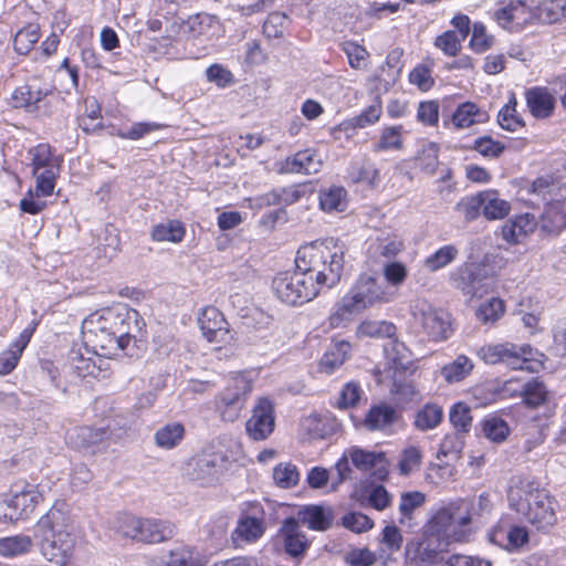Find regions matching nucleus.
Masks as SVG:
<instances>
[{
	"instance_id": "1",
	"label": "nucleus",
	"mask_w": 566,
	"mask_h": 566,
	"mask_svg": "<svg viewBox=\"0 0 566 566\" xmlns=\"http://www.w3.org/2000/svg\"><path fill=\"white\" fill-rule=\"evenodd\" d=\"M146 323L138 311L118 303L90 314L82 323L84 344L98 356L95 360L82 359L83 367L76 366L84 375L94 377L109 368V364L102 357L138 356L137 342L144 337Z\"/></svg>"
},
{
	"instance_id": "2",
	"label": "nucleus",
	"mask_w": 566,
	"mask_h": 566,
	"mask_svg": "<svg viewBox=\"0 0 566 566\" xmlns=\"http://www.w3.org/2000/svg\"><path fill=\"white\" fill-rule=\"evenodd\" d=\"M347 247L334 238L314 241L297 250L296 268L315 280L319 290L335 287L342 279Z\"/></svg>"
},
{
	"instance_id": "3",
	"label": "nucleus",
	"mask_w": 566,
	"mask_h": 566,
	"mask_svg": "<svg viewBox=\"0 0 566 566\" xmlns=\"http://www.w3.org/2000/svg\"><path fill=\"white\" fill-rule=\"evenodd\" d=\"M72 520L65 501H56L33 528V537L49 560L67 557L73 547Z\"/></svg>"
},
{
	"instance_id": "4",
	"label": "nucleus",
	"mask_w": 566,
	"mask_h": 566,
	"mask_svg": "<svg viewBox=\"0 0 566 566\" xmlns=\"http://www.w3.org/2000/svg\"><path fill=\"white\" fill-rule=\"evenodd\" d=\"M385 289L377 279L361 274L350 290L333 306L328 316L332 328L346 326L353 317L377 303L388 302Z\"/></svg>"
},
{
	"instance_id": "5",
	"label": "nucleus",
	"mask_w": 566,
	"mask_h": 566,
	"mask_svg": "<svg viewBox=\"0 0 566 566\" xmlns=\"http://www.w3.org/2000/svg\"><path fill=\"white\" fill-rule=\"evenodd\" d=\"M272 290L282 303L290 306L303 305L321 292L315 280L296 266L293 272L286 271L276 274L272 281Z\"/></svg>"
},
{
	"instance_id": "6",
	"label": "nucleus",
	"mask_w": 566,
	"mask_h": 566,
	"mask_svg": "<svg viewBox=\"0 0 566 566\" xmlns=\"http://www.w3.org/2000/svg\"><path fill=\"white\" fill-rule=\"evenodd\" d=\"M175 525L167 520L125 515L119 520L118 532L127 538L144 544H159L171 539Z\"/></svg>"
},
{
	"instance_id": "7",
	"label": "nucleus",
	"mask_w": 566,
	"mask_h": 566,
	"mask_svg": "<svg viewBox=\"0 0 566 566\" xmlns=\"http://www.w3.org/2000/svg\"><path fill=\"white\" fill-rule=\"evenodd\" d=\"M459 504L452 501L439 507L426 524L424 535L444 541L462 542L471 534L465 517L459 513Z\"/></svg>"
},
{
	"instance_id": "8",
	"label": "nucleus",
	"mask_w": 566,
	"mask_h": 566,
	"mask_svg": "<svg viewBox=\"0 0 566 566\" xmlns=\"http://www.w3.org/2000/svg\"><path fill=\"white\" fill-rule=\"evenodd\" d=\"M42 500L43 496L35 485H14L9 494L0 496V521L15 523L27 520Z\"/></svg>"
},
{
	"instance_id": "9",
	"label": "nucleus",
	"mask_w": 566,
	"mask_h": 566,
	"mask_svg": "<svg viewBox=\"0 0 566 566\" xmlns=\"http://www.w3.org/2000/svg\"><path fill=\"white\" fill-rule=\"evenodd\" d=\"M252 391L253 382L244 374L230 378L217 397L216 406L222 420L228 422L238 420Z\"/></svg>"
},
{
	"instance_id": "10",
	"label": "nucleus",
	"mask_w": 566,
	"mask_h": 566,
	"mask_svg": "<svg viewBox=\"0 0 566 566\" xmlns=\"http://www.w3.org/2000/svg\"><path fill=\"white\" fill-rule=\"evenodd\" d=\"M530 345H516L510 342L500 344H486L476 352L478 357L488 365H505L511 369H523L532 359Z\"/></svg>"
},
{
	"instance_id": "11",
	"label": "nucleus",
	"mask_w": 566,
	"mask_h": 566,
	"mask_svg": "<svg viewBox=\"0 0 566 566\" xmlns=\"http://www.w3.org/2000/svg\"><path fill=\"white\" fill-rule=\"evenodd\" d=\"M553 504V499L545 491L536 490L521 500L516 510L538 531L547 532L557 521Z\"/></svg>"
},
{
	"instance_id": "12",
	"label": "nucleus",
	"mask_w": 566,
	"mask_h": 566,
	"mask_svg": "<svg viewBox=\"0 0 566 566\" xmlns=\"http://www.w3.org/2000/svg\"><path fill=\"white\" fill-rule=\"evenodd\" d=\"M412 316L416 325L420 326L423 334L431 340H446L452 333L450 316L443 310L434 308L428 304L417 305Z\"/></svg>"
},
{
	"instance_id": "13",
	"label": "nucleus",
	"mask_w": 566,
	"mask_h": 566,
	"mask_svg": "<svg viewBox=\"0 0 566 566\" xmlns=\"http://www.w3.org/2000/svg\"><path fill=\"white\" fill-rule=\"evenodd\" d=\"M503 6L493 13L497 24L510 31L520 32L527 24H533L536 20V10L534 11L525 0H510L502 2Z\"/></svg>"
},
{
	"instance_id": "14",
	"label": "nucleus",
	"mask_w": 566,
	"mask_h": 566,
	"mask_svg": "<svg viewBox=\"0 0 566 566\" xmlns=\"http://www.w3.org/2000/svg\"><path fill=\"white\" fill-rule=\"evenodd\" d=\"M457 290L470 297L482 296L489 290V277L484 266L478 263H464L451 274Z\"/></svg>"
},
{
	"instance_id": "15",
	"label": "nucleus",
	"mask_w": 566,
	"mask_h": 566,
	"mask_svg": "<svg viewBox=\"0 0 566 566\" xmlns=\"http://www.w3.org/2000/svg\"><path fill=\"white\" fill-rule=\"evenodd\" d=\"M275 543L294 559L303 558L311 546V542L301 530L298 520L293 516L284 518L275 535Z\"/></svg>"
},
{
	"instance_id": "16",
	"label": "nucleus",
	"mask_w": 566,
	"mask_h": 566,
	"mask_svg": "<svg viewBox=\"0 0 566 566\" xmlns=\"http://www.w3.org/2000/svg\"><path fill=\"white\" fill-rule=\"evenodd\" d=\"M224 467V457L216 452L196 454L188 462V475L200 485H210L218 481Z\"/></svg>"
},
{
	"instance_id": "17",
	"label": "nucleus",
	"mask_w": 566,
	"mask_h": 566,
	"mask_svg": "<svg viewBox=\"0 0 566 566\" xmlns=\"http://www.w3.org/2000/svg\"><path fill=\"white\" fill-rule=\"evenodd\" d=\"M275 428L274 405L268 397L258 399L252 415L245 423V430L255 441L265 440Z\"/></svg>"
},
{
	"instance_id": "18",
	"label": "nucleus",
	"mask_w": 566,
	"mask_h": 566,
	"mask_svg": "<svg viewBox=\"0 0 566 566\" xmlns=\"http://www.w3.org/2000/svg\"><path fill=\"white\" fill-rule=\"evenodd\" d=\"M119 438L111 423L102 427H81L70 434L77 449L95 453L105 449L111 441Z\"/></svg>"
},
{
	"instance_id": "19",
	"label": "nucleus",
	"mask_w": 566,
	"mask_h": 566,
	"mask_svg": "<svg viewBox=\"0 0 566 566\" xmlns=\"http://www.w3.org/2000/svg\"><path fill=\"white\" fill-rule=\"evenodd\" d=\"M198 321L203 336L209 342L228 343L232 339L229 323L217 307H206Z\"/></svg>"
},
{
	"instance_id": "20",
	"label": "nucleus",
	"mask_w": 566,
	"mask_h": 566,
	"mask_svg": "<svg viewBox=\"0 0 566 566\" xmlns=\"http://www.w3.org/2000/svg\"><path fill=\"white\" fill-rule=\"evenodd\" d=\"M537 228L542 238L558 237L566 229V208L562 201L545 205Z\"/></svg>"
},
{
	"instance_id": "21",
	"label": "nucleus",
	"mask_w": 566,
	"mask_h": 566,
	"mask_svg": "<svg viewBox=\"0 0 566 566\" xmlns=\"http://www.w3.org/2000/svg\"><path fill=\"white\" fill-rule=\"evenodd\" d=\"M352 463L361 471L373 470V476L384 481L388 476V461L384 452L367 451L360 448H352L348 451Z\"/></svg>"
},
{
	"instance_id": "22",
	"label": "nucleus",
	"mask_w": 566,
	"mask_h": 566,
	"mask_svg": "<svg viewBox=\"0 0 566 566\" xmlns=\"http://www.w3.org/2000/svg\"><path fill=\"white\" fill-rule=\"evenodd\" d=\"M322 165L318 153L308 148L287 157L282 164L281 172L312 175L317 174Z\"/></svg>"
},
{
	"instance_id": "23",
	"label": "nucleus",
	"mask_w": 566,
	"mask_h": 566,
	"mask_svg": "<svg viewBox=\"0 0 566 566\" xmlns=\"http://www.w3.org/2000/svg\"><path fill=\"white\" fill-rule=\"evenodd\" d=\"M527 107L531 114L538 119L553 115L556 99L547 87L534 86L525 92Z\"/></svg>"
},
{
	"instance_id": "24",
	"label": "nucleus",
	"mask_w": 566,
	"mask_h": 566,
	"mask_svg": "<svg viewBox=\"0 0 566 566\" xmlns=\"http://www.w3.org/2000/svg\"><path fill=\"white\" fill-rule=\"evenodd\" d=\"M399 419L397 410L388 403H378L369 408L364 426L369 431H387Z\"/></svg>"
},
{
	"instance_id": "25",
	"label": "nucleus",
	"mask_w": 566,
	"mask_h": 566,
	"mask_svg": "<svg viewBox=\"0 0 566 566\" xmlns=\"http://www.w3.org/2000/svg\"><path fill=\"white\" fill-rule=\"evenodd\" d=\"M537 228V220L531 213H523L510 219L502 227L503 239L512 244L520 243Z\"/></svg>"
},
{
	"instance_id": "26",
	"label": "nucleus",
	"mask_w": 566,
	"mask_h": 566,
	"mask_svg": "<svg viewBox=\"0 0 566 566\" xmlns=\"http://www.w3.org/2000/svg\"><path fill=\"white\" fill-rule=\"evenodd\" d=\"M35 325L24 328L19 337L10 345L8 349L0 353V374H10L18 365V361L28 346L33 333Z\"/></svg>"
},
{
	"instance_id": "27",
	"label": "nucleus",
	"mask_w": 566,
	"mask_h": 566,
	"mask_svg": "<svg viewBox=\"0 0 566 566\" xmlns=\"http://www.w3.org/2000/svg\"><path fill=\"white\" fill-rule=\"evenodd\" d=\"M333 511L322 505H305L297 513L298 523L307 525L310 530L326 531L333 523Z\"/></svg>"
},
{
	"instance_id": "28",
	"label": "nucleus",
	"mask_w": 566,
	"mask_h": 566,
	"mask_svg": "<svg viewBox=\"0 0 566 566\" xmlns=\"http://www.w3.org/2000/svg\"><path fill=\"white\" fill-rule=\"evenodd\" d=\"M475 407H485L507 397L506 384L499 380H489L476 385L471 390Z\"/></svg>"
},
{
	"instance_id": "29",
	"label": "nucleus",
	"mask_w": 566,
	"mask_h": 566,
	"mask_svg": "<svg viewBox=\"0 0 566 566\" xmlns=\"http://www.w3.org/2000/svg\"><path fill=\"white\" fill-rule=\"evenodd\" d=\"M449 544V541L424 535V539L418 543L415 558L429 565L438 564L442 559L441 554L448 549Z\"/></svg>"
},
{
	"instance_id": "30",
	"label": "nucleus",
	"mask_w": 566,
	"mask_h": 566,
	"mask_svg": "<svg viewBox=\"0 0 566 566\" xmlns=\"http://www.w3.org/2000/svg\"><path fill=\"white\" fill-rule=\"evenodd\" d=\"M488 120V112L481 109L473 102H464L460 104L452 115V123L458 128H468L474 124H482Z\"/></svg>"
},
{
	"instance_id": "31",
	"label": "nucleus",
	"mask_w": 566,
	"mask_h": 566,
	"mask_svg": "<svg viewBox=\"0 0 566 566\" xmlns=\"http://www.w3.org/2000/svg\"><path fill=\"white\" fill-rule=\"evenodd\" d=\"M459 513L465 517V524L470 527L474 517H481L484 514H489L492 509L490 495L486 492L481 493L478 497L473 499H459Z\"/></svg>"
},
{
	"instance_id": "32",
	"label": "nucleus",
	"mask_w": 566,
	"mask_h": 566,
	"mask_svg": "<svg viewBox=\"0 0 566 566\" xmlns=\"http://www.w3.org/2000/svg\"><path fill=\"white\" fill-rule=\"evenodd\" d=\"M360 501H366L373 509L384 511L391 505L392 496L382 484L365 482L359 490Z\"/></svg>"
},
{
	"instance_id": "33",
	"label": "nucleus",
	"mask_w": 566,
	"mask_h": 566,
	"mask_svg": "<svg viewBox=\"0 0 566 566\" xmlns=\"http://www.w3.org/2000/svg\"><path fill=\"white\" fill-rule=\"evenodd\" d=\"M384 353L395 370H407L412 363L410 350L394 336L384 344Z\"/></svg>"
},
{
	"instance_id": "34",
	"label": "nucleus",
	"mask_w": 566,
	"mask_h": 566,
	"mask_svg": "<svg viewBox=\"0 0 566 566\" xmlns=\"http://www.w3.org/2000/svg\"><path fill=\"white\" fill-rule=\"evenodd\" d=\"M31 156L32 171L44 168L54 169L61 167L63 158L55 155L53 148L49 144H39L29 150Z\"/></svg>"
},
{
	"instance_id": "35",
	"label": "nucleus",
	"mask_w": 566,
	"mask_h": 566,
	"mask_svg": "<svg viewBox=\"0 0 566 566\" xmlns=\"http://www.w3.org/2000/svg\"><path fill=\"white\" fill-rule=\"evenodd\" d=\"M350 348V344L346 340L333 342L329 349L321 359V369L327 374H332L347 359Z\"/></svg>"
},
{
	"instance_id": "36",
	"label": "nucleus",
	"mask_w": 566,
	"mask_h": 566,
	"mask_svg": "<svg viewBox=\"0 0 566 566\" xmlns=\"http://www.w3.org/2000/svg\"><path fill=\"white\" fill-rule=\"evenodd\" d=\"M185 437V427L180 422H170L157 429L154 439L158 448L171 450L179 446Z\"/></svg>"
},
{
	"instance_id": "37",
	"label": "nucleus",
	"mask_w": 566,
	"mask_h": 566,
	"mask_svg": "<svg viewBox=\"0 0 566 566\" xmlns=\"http://www.w3.org/2000/svg\"><path fill=\"white\" fill-rule=\"evenodd\" d=\"M347 191L342 186H331L319 191V207L325 212H343L347 207Z\"/></svg>"
},
{
	"instance_id": "38",
	"label": "nucleus",
	"mask_w": 566,
	"mask_h": 566,
	"mask_svg": "<svg viewBox=\"0 0 566 566\" xmlns=\"http://www.w3.org/2000/svg\"><path fill=\"white\" fill-rule=\"evenodd\" d=\"M473 361L465 355H459L451 363L441 368V376L449 384L459 382L465 379L473 370Z\"/></svg>"
},
{
	"instance_id": "39",
	"label": "nucleus",
	"mask_w": 566,
	"mask_h": 566,
	"mask_svg": "<svg viewBox=\"0 0 566 566\" xmlns=\"http://www.w3.org/2000/svg\"><path fill=\"white\" fill-rule=\"evenodd\" d=\"M483 216L488 220L503 219L510 212V203L499 197L495 190L482 191Z\"/></svg>"
},
{
	"instance_id": "40",
	"label": "nucleus",
	"mask_w": 566,
	"mask_h": 566,
	"mask_svg": "<svg viewBox=\"0 0 566 566\" xmlns=\"http://www.w3.org/2000/svg\"><path fill=\"white\" fill-rule=\"evenodd\" d=\"M521 396L528 408H537L547 403L549 392L543 381L532 379L522 387Z\"/></svg>"
},
{
	"instance_id": "41",
	"label": "nucleus",
	"mask_w": 566,
	"mask_h": 566,
	"mask_svg": "<svg viewBox=\"0 0 566 566\" xmlns=\"http://www.w3.org/2000/svg\"><path fill=\"white\" fill-rule=\"evenodd\" d=\"M442 419V407L429 402L416 412L413 424L421 431H428L438 427Z\"/></svg>"
},
{
	"instance_id": "42",
	"label": "nucleus",
	"mask_w": 566,
	"mask_h": 566,
	"mask_svg": "<svg viewBox=\"0 0 566 566\" xmlns=\"http://www.w3.org/2000/svg\"><path fill=\"white\" fill-rule=\"evenodd\" d=\"M186 228L179 220H168L156 224L151 231V238L155 241H169L179 243L184 240Z\"/></svg>"
},
{
	"instance_id": "43",
	"label": "nucleus",
	"mask_w": 566,
	"mask_h": 566,
	"mask_svg": "<svg viewBox=\"0 0 566 566\" xmlns=\"http://www.w3.org/2000/svg\"><path fill=\"white\" fill-rule=\"evenodd\" d=\"M233 533L242 541L254 542L264 533L263 520L249 515L242 516Z\"/></svg>"
},
{
	"instance_id": "44",
	"label": "nucleus",
	"mask_w": 566,
	"mask_h": 566,
	"mask_svg": "<svg viewBox=\"0 0 566 566\" xmlns=\"http://www.w3.org/2000/svg\"><path fill=\"white\" fill-rule=\"evenodd\" d=\"M32 548V538L28 535H15L0 538V555L14 557L27 554Z\"/></svg>"
},
{
	"instance_id": "45",
	"label": "nucleus",
	"mask_w": 566,
	"mask_h": 566,
	"mask_svg": "<svg viewBox=\"0 0 566 566\" xmlns=\"http://www.w3.org/2000/svg\"><path fill=\"white\" fill-rule=\"evenodd\" d=\"M458 254L459 251L453 244H447L427 256L423 261V265L430 272H436L452 263Z\"/></svg>"
},
{
	"instance_id": "46",
	"label": "nucleus",
	"mask_w": 566,
	"mask_h": 566,
	"mask_svg": "<svg viewBox=\"0 0 566 566\" xmlns=\"http://www.w3.org/2000/svg\"><path fill=\"white\" fill-rule=\"evenodd\" d=\"M60 170L61 167H55L54 169L44 168L38 171H32V176L35 179V195L38 197H48L53 193Z\"/></svg>"
},
{
	"instance_id": "47",
	"label": "nucleus",
	"mask_w": 566,
	"mask_h": 566,
	"mask_svg": "<svg viewBox=\"0 0 566 566\" xmlns=\"http://www.w3.org/2000/svg\"><path fill=\"white\" fill-rule=\"evenodd\" d=\"M342 559L348 566H374L378 557L368 547L349 546L342 553Z\"/></svg>"
},
{
	"instance_id": "48",
	"label": "nucleus",
	"mask_w": 566,
	"mask_h": 566,
	"mask_svg": "<svg viewBox=\"0 0 566 566\" xmlns=\"http://www.w3.org/2000/svg\"><path fill=\"white\" fill-rule=\"evenodd\" d=\"M566 15V0H551L536 8V20L552 24Z\"/></svg>"
},
{
	"instance_id": "49",
	"label": "nucleus",
	"mask_w": 566,
	"mask_h": 566,
	"mask_svg": "<svg viewBox=\"0 0 566 566\" xmlns=\"http://www.w3.org/2000/svg\"><path fill=\"white\" fill-rule=\"evenodd\" d=\"M505 312L504 302L499 297H492L480 304L475 311L478 321L482 324H494Z\"/></svg>"
},
{
	"instance_id": "50",
	"label": "nucleus",
	"mask_w": 566,
	"mask_h": 566,
	"mask_svg": "<svg viewBox=\"0 0 566 566\" xmlns=\"http://www.w3.org/2000/svg\"><path fill=\"white\" fill-rule=\"evenodd\" d=\"M439 147L436 143H428L417 153L418 167L428 175H433L438 168Z\"/></svg>"
},
{
	"instance_id": "51",
	"label": "nucleus",
	"mask_w": 566,
	"mask_h": 566,
	"mask_svg": "<svg viewBox=\"0 0 566 566\" xmlns=\"http://www.w3.org/2000/svg\"><path fill=\"white\" fill-rule=\"evenodd\" d=\"M401 126L385 127L378 142L374 146V151L399 150L402 148Z\"/></svg>"
},
{
	"instance_id": "52",
	"label": "nucleus",
	"mask_w": 566,
	"mask_h": 566,
	"mask_svg": "<svg viewBox=\"0 0 566 566\" xmlns=\"http://www.w3.org/2000/svg\"><path fill=\"white\" fill-rule=\"evenodd\" d=\"M357 333L361 336L377 338L386 337L387 339H389L390 337L395 336L396 326L392 323L386 321H365L360 323V325L358 326Z\"/></svg>"
},
{
	"instance_id": "53",
	"label": "nucleus",
	"mask_w": 566,
	"mask_h": 566,
	"mask_svg": "<svg viewBox=\"0 0 566 566\" xmlns=\"http://www.w3.org/2000/svg\"><path fill=\"white\" fill-rule=\"evenodd\" d=\"M352 179L356 184L366 182L374 188L380 182V172L374 163L364 160L360 165L353 166Z\"/></svg>"
},
{
	"instance_id": "54",
	"label": "nucleus",
	"mask_w": 566,
	"mask_h": 566,
	"mask_svg": "<svg viewBox=\"0 0 566 566\" xmlns=\"http://www.w3.org/2000/svg\"><path fill=\"white\" fill-rule=\"evenodd\" d=\"M40 33L36 25H28L21 29L14 36L13 46L18 54L25 55L39 41Z\"/></svg>"
},
{
	"instance_id": "55",
	"label": "nucleus",
	"mask_w": 566,
	"mask_h": 566,
	"mask_svg": "<svg viewBox=\"0 0 566 566\" xmlns=\"http://www.w3.org/2000/svg\"><path fill=\"white\" fill-rule=\"evenodd\" d=\"M273 479L282 489H291L295 486L300 481V473L297 471L296 465L286 462V463H279L273 469Z\"/></svg>"
},
{
	"instance_id": "56",
	"label": "nucleus",
	"mask_w": 566,
	"mask_h": 566,
	"mask_svg": "<svg viewBox=\"0 0 566 566\" xmlns=\"http://www.w3.org/2000/svg\"><path fill=\"white\" fill-rule=\"evenodd\" d=\"M470 148L476 150L483 157L491 159L501 157L506 149L503 143L494 140L490 135L478 137Z\"/></svg>"
},
{
	"instance_id": "57",
	"label": "nucleus",
	"mask_w": 566,
	"mask_h": 566,
	"mask_svg": "<svg viewBox=\"0 0 566 566\" xmlns=\"http://www.w3.org/2000/svg\"><path fill=\"white\" fill-rule=\"evenodd\" d=\"M482 191L474 196L462 198L457 205L455 210L463 214L467 222L475 220L483 213Z\"/></svg>"
},
{
	"instance_id": "58",
	"label": "nucleus",
	"mask_w": 566,
	"mask_h": 566,
	"mask_svg": "<svg viewBox=\"0 0 566 566\" xmlns=\"http://www.w3.org/2000/svg\"><path fill=\"white\" fill-rule=\"evenodd\" d=\"M208 82L213 83L218 88H227L235 84L233 73L222 64H211L205 72Z\"/></svg>"
},
{
	"instance_id": "59",
	"label": "nucleus",
	"mask_w": 566,
	"mask_h": 566,
	"mask_svg": "<svg viewBox=\"0 0 566 566\" xmlns=\"http://www.w3.org/2000/svg\"><path fill=\"white\" fill-rule=\"evenodd\" d=\"M290 22L283 12H271L263 23V33L269 39L282 38Z\"/></svg>"
},
{
	"instance_id": "60",
	"label": "nucleus",
	"mask_w": 566,
	"mask_h": 566,
	"mask_svg": "<svg viewBox=\"0 0 566 566\" xmlns=\"http://www.w3.org/2000/svg\"><path fill=\"white\" fill-rule=\"evenodd\" d=\"M449 419L458 432H469L472 424L470 408L464 402H457L451 407Z\"/></svg>"
},
{
	"instance_id": "61",
	"label": "nucleus",
	"mask_w": 566,
	"mask_h": 566,
	"mask_svg": "<svg viewBox=\"0 0 566 566\" xmlns=\"http://www.w3.org/2000/svg\"><path fill=\"white\" fill-rule=\"evenodd\" d=\"M484 436L493 442H502L510 433L509 424L499 417H492L483 421Z\"/></svg>"
},
{
	"instance_id": "62",
	"label": "nucleus",
	"mask_w": 566,
	"mask_h": 566,
	"mask_svg": "<svg viewBox=\"0 0 566 566\" xmlns=\"http://www.w3.org/2000/svg\"><path fill=\"white\" fill-rule=\"evenodd\" d=\"M342 50L346 54L352 69L360 70L365 66L369 53L363 45L354 41H345L342 44Z\"/></svg>"
},
{
	"instance_id": "63",
	"label": "nucleus",
	"mask_w": 566,
	"mask_h": 566,
	"mask_svg": "<svg viewBox=\"0 0 566 566\" xmlns=\"http://www.w3.org/2000/svg\"><path fill=\"white\" fill-rule=\"evenodd\" d=\"M493 42L494 38L486 33L485 25L482 22H475L472 27L471 49L476 53H483L493 45Z\"/></svg>"
},
{
	"instance_id": "64",
	"label": "nucleus",
	"mask_w": 566,
	"mask_h": 566,
	"mask_svg": "<svg viewBox=\"0 0 566 566\" xmlns=\"http://www.w3.org/2000/svg\"><path fill=\"white\" fill-rule=\"evenodd\" d=\"M163 566H205V563L192 557V554L185 549L178 548L170 551L169 554L163 558Z\"/></svg>"
}]
</instances>
